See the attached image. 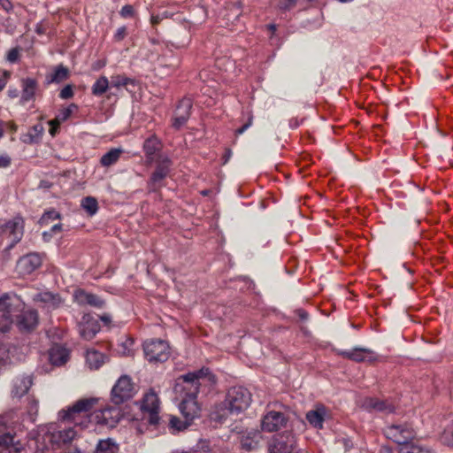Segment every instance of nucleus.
<instances>
[{
    "mask_svg": "<svg viewBox=\"0 0 453 453\" xmlns=\"http://www.w3.org/2000/svg\"><path fill=\"white\" fill-rule=\"evenodd\" d=\"M88 292L83 289H77L73 293V299L79 305H86L88 303Z\"/></svg>",
    "mask_w": 453,
    "mask_h": 453,
    "instance_id": "42",
    "label": "nucleus"
},
{
    "mask_svg": "<svg viewBox=\"0 0 453 453\" xmlns=\"http://www.w3.org/2000/svg\"><path fill=\"white\" fill-rule=\"evenodd\" d=\"M0 6L6 12H10L12 10V4L10 0H0Z\"/></svg>",
    "mask_w": 453,
    "mask_h": 453,
    "instance_id": "54",
    "label": "nucleus"
},
{
    "mask_svg": "<svg viewBox=\"0 0 453 453\" xmlns=\"http://www.w3.org/2000/svg\"><path fill=\"white\" fill-rule=\"evenodd\" d=\"M11 165V157L8 155L0 156V168H6Z\"/></svg>",
    "mask_w": 453,
    "mask_h": 453,
    "instance_id": "52",
    "label": "nucleus"
},
{
    "mask_svg": "<svg viewBox=\"0 0 453 453\" xmlns=\"http://www.w3.org/2000/svg\"><path fill=\"white\" fill-rule=\"evenodd\" d=\"M134 342L131 339H127L124 342H122L119 347L120 349L119 352H120L124 356H127L131 352V347L133 345Z\"/></svg>",
    "mask_w": 453,
    "mask_h": 453,
    "instance_id": "47",
    "label": "nucleus"
},
{
    "mask_svg": "<svg viewBox=\"0 0 453 453\" xmlns=\"http://www.w3.org/2000/svg\"><path fill=\"white\" fill-rule=\"evenodd\" d=\"M122 153L121 149H111L105 154H104L100 159V163L103 166H111L114 165L120 157V155Z\"/></svg>",
    "mask_w": 453,
    "mask_h": 453,
    "instance_id": "34",
    "label": "nucleus"
},
{
    "mask_svg": "<svg viewBox=\"0 0 453 453\" xmlns=\"http://www.w3.org/2000/svg\"><path fill=\"white\" fill-rule=\"evenodd\" d=\"M19 53L20 49L19 47L11 49L6 54V61L12 64L18 62L19 59Z\"/></svg>",
    "mask_w": 453,
    "mask_h": 453,
    "instance_id": "44",
    "label": "nucleus"
},
{
    "mask_svg": "<svg viewBox=\"0 0 453 453\" xmlns=\"http://www.w3.org/2000/svg\"><path fill=\"white\" fill-rule=\"evenodd\" d=\"M36 81L34 79L27 78L23 81V89L20 98L23 104L34 98L36 91Z\"/></svg>",
    "mask_w": 453,
    "mask_h": 453,
    "instance_id": "29",
    "label": "nucleus"
},
{
    "mask_svg": "<svg viewBox=\"0 0 453 453\" xmlns=\"http://www.w3.org/2000/svg\"><path fill=\"white\" fill-rule=\"evenodd\" d=\"M296 314L301 320L308 319V313L304 310H302V309L297 310Z\"/></svg>",
    "mask_w": 453,
    "mask_h": 453,
    "instance_id": "56",
    "label": "nucleus"
},
{
    "mask_svg": "<svg viewBox=\"0 0 453 453\" xmlns=\"http://www.w3.org/2000/svg\"><path fill=\"white\" fill-rule=\"evenodd\" d=\"M19 444V441H16V435L8 433L0 434V446L10 447L13 446L16 451L19 450V448L17 446Z\"/></svg>",
    "mask_w": 453,
    "mask_h": 453,
    "instance_id": "38",
    "label": "nucleus"
},
{
    "mask_svg": "<svg viewBox=\"0 0 453 453\" xmlns=\"http://www.w3.org/2000/svg\"><path fill=\"white\" fill-rule=\"evenodd\" d=\"M39 403L36 399L32 398L28 402L27 413L32 421H35L38 412Z\"/></svg>",
    "mask_w": 453,
    "mask_h": 453,
    "instance_id": "43",
    "label": "nucleus"
},
{
    "mask_svg": "<svg viewBox=\"0 0 453 453\" xmlns=\"http://www.w3.org/2000/svg\"><path fill=\"white\" fill-rule=\"evenodd\" d=\"M145 357L150 362H165L168 359L169 346L163 340H149L143 343Z\"/></svg>",
    "mask_w": 453,
    "mask_h": 453,
    "instance_id": "6",
    "label": "nucleus"
},
{
    "mask_svg": "<svg viewBox=\"0 0 453 453\" xmlns=\"http://www.w3.org/2000/svg\"><path fill=\"white\" fill-rule=\"evenodd\" d=\"M401 450L403 453H433L429 449L414 443L402 447Z\"/></svg>",
    "mask_w": 453,
    "mask_h": 453,
    "instance_id": "41",
    "label": "nucleus"
},
{
    "mask_svg": "<svg viewBox=\"0 0 453 453\" xmlns=\"http://www.w3.org/2000/svg\"><path fill=\"white\" fill-rule=\"evenodd\" d=\"M8 77H9L8 72H4V75L0 77V91L5 87Z\"/></svg>",
    "mask_w": 453,
    "mask_h": 453,
    "instance_id": "55",
    "label": "nucleus"
},
{
    "mask_svg": "<svg viewBox=\"0 0 453 453\" xmlns=\"http://www.w3.org/2000/svg\"><path fill=\"white\" fill-rule=\"evenodd\" d=\"M100 319L104 323H108L111 321V317L109 315H103Z\"/></svg>",
    "mask_w": 453,
    "mask_h": 453,
    "instance_id": "63",
    "label": "nucleus"
},
{
    "mask_svg": "<svg viewBox=\"0 0 453 453\" xmlns=\"http://www.w3.org/2000/svg\"><path fill=\"white\" fill-rule=\"evenodd\" d=\"M441 443L453 448V430H445L441 435Z\"/></svg>",
    "mask_w": 453,
    "mask_h": 453,
    "instance_id": "46",
    "label": "nucleus"
},
{
    "mask_svg": "<svg viewBox=\"0 0 453 453\" xmlns=\"http://www.w3.org/2000/svg\"><path fill=\"white\" fill-rule=\"evenodd\" d=\"M33 300L36 303H42L48 308H56L60 303V298L58 295H54L50 292L37 293L34 296Z\"/></svg>",
    "mask_w": 453,
    "mask_h": 453,
    "instance_id": "27",
    "label": "nucleus"
},
{
    "mask_svg": "<svg viewBox=\"0 0 453 453\" xmlns=\"http://www.w3.org/2000/svg\"><path fill=\"white\" fill-rule=\"evenodd\" d=\"M51 233H53L54 234H56L57 233H59L62 231V224L58 223V224H56L54 225L50 230Z\"/></svg>",
    "mask_w": 453,
    "mask_h": 453,
    "instance_id": "58",
    "label": "nucleus"
},
{
    "mask_svg": "<svg viewBox=\"0 0 453 453\" xmlns=\"http://www.w3.org/2000/svg\"><path fill=\"white\" fill-rule=\"evenodd\" d=\"M81 207L85 210L90 216H93L96 213L98 210V203L95 197L87 196L81 200Z\"/></svg>",
    "mask_w": 453,
    "mask_h": 453,
    "instance_id": "37",
    "label": "nucleus"
},
{
    "mask_svg": "<svg viewBox=\"0 0 453 453\" xmlns=\"http://www.w3.org/2000/svg\"><path fill=\"white\" fill-rule=\"evenodd\" d=\"M111 86V81L105 76H101L93 84L91 90L95 96H102Z\"/></svg>",
    "mask_w": 453,
    "mask_h": 453,
    "instance_id": "36",
    "label": "nucleus"
},
{
    "mask_svg": "<svg viewBox=\"0 0 453 453\" xmlns=\"http://www.w3.org/2000/svg\"><path fill=\"white\" fill-rule=\"evenodd\" d=\"M341 355L356 362H373L377 359L373 351L365 348H355L351 350H344Z\"/></svg>",
    "mask_w": 453,
    "mask_h": 453,
    "instance_id": "18",
    "label": "nucleus"
},
{
    "mask_svg": "<svg viewBox=\"0 0 453 453\" xmlns=\"http://www.w3.org/2000/svg\"><path fill=\"white\" fill-rule=\"evenodd\" d=\"M50 127H50V134L51 135H55V134H56V132L58 131V127H59V126H56V125H55V126H50Z\"/></svg>",
    "mask_w": 453,
    "mask_h": 453,
    "instance_id": "62",
    "label": "nucleus"
},
{
    "mask_svg": "<svg viewBox=\"0 0 453 453\" xmlns=\"http://www.w3.org/2000/svg\"><path fill=\"white\" fill-rule=\"evenodd\" d=\"M42 265V258L37 253H30L22 257L18 261V267L20 272L24 274H29L36 270Z\"/></svg>",
    "mask_w": 453,
    "mask_h": 453,
    "instance_id": "19",
    "label": "nucleus"
},
{
    "mask_svg": "<svg viewBox=\"0 0 453 453\" xmlns=\"http://www.w3.org/2000/svg\"><path fill=\"white\" fill-rule=\"evenodd\" d=\"M44 128L42 124L33 126L27 133L21 134L20 141L26 144L38 143L43 134Z\"/></svg>",
    "mask_w": 453,
    "mask_h": 453,
    "instance_id": "26",
    "label": "nucleus"
},
{
    "mask_svg": "<svg viewBox=\"0 0 453 453\" xmlns=\"http://www.w3.org/2000/svg\"><path fill=\"white\" fill-rule=\"evenodd\" d=\"M77 109V105L74 104H70L68 107H65L58 112L54 119L50 120L48 123L50 126H60L62 122L67 120L72 115L73 110Z\"/></svg>",
    "mask_w": 453,
    "mask_h": 453,
    "instance_id": "33",
    "label": "nucleus"
},
{
    "mask_svg": "<svg viewBox=\"0 0 453 453\" xmlns=\"http://www.w3.org/2000/svg\"><path fill=\"white\" fill-rule=\"evenodd\" d=\"M118 450L119 446L111 438L99 440L96 447V453H116Z\"/></svg>",
    "mask_w": 453,
    "mask_h": 453,
    "instance_id": "31",
    "label": "nucleus"
},
{
    "mask_svg": "<svg viewBox=\"0 0 453 453\" xmlns=\"http://www.w3.org/2000/svg\"><path fill=\"white\" fill-rule=\"evenodd\" d=\"M127 29L125 27H119L118 30L115 33V39L118 41L122 40L126 35Z\"/></svg>",
    "mask_w": 453,
    "mask_h": 453,
    "instance_id": "53",
    "label": "nucleus"
},
{
    "mask_svg": "<svg viewBox=\"0 0 453 453\" xmlns=\"http://www.w3.org/2000/svg\"><path fill=\"white\" fill-rule=\"evenodd\" d=\"M363 407L368 411H378L386 414L395 411V407L391 403L377 398H366L364 401Z\"/></svg>",
    "mask_w": 453,
    "mask_h": 453,
    "instance_id": "20",
    "label": "nucleus"
},
{
    "mask_svg": "<svg viewBox=\"0 0 453 453\" xmlns=\"http://www.w3.org/2000/svg\"><path fill=\"white\" fill-rule=\"evenodd\" d=\"M159 400L157 394L153 391H150L143 396L142 403V410L144 412H148V421L150 425H157L159 422L158 416Z\"/></svg>",
    "mask_w": 453,
    "mask_h": 453,
    "instance_id": "12",
    "label": "nucleus"
},
{
    "mask_svg": "<svg viewBox=\"0 0 453 453\" xmlns=\"http://www.w3.org/2000/svg\"><path fill=\"white\" fill-rule=\"evenodd\" d=\"M161 19H161L158 15H157V16H151V23H152L153 25H157V24H158V23L161 21Z\"/></svg>",
    "mask_w": 453,
    "mask_h": 453,
    "instance_id": "59",
    "label": "nucleus"
},
{
    "mask_svg": "<svg viewBox=\"0 0 453 453\" xmlns=\"http://www.w3.org/2000/svg\"><path fill=\"white\" fill-rule=\"evenodd\" d=\"M215 382V377L208 368L188 372L176 380L173 390L180 397L179 410L186 419L192 422L200 416L197 394L204 388H210Z\"/></svg>",
    "mask_w": 453,
    "mask_h": 453,
    "instance_id": "1",
    "label": "nucleus"
},
{
    "mask_svg": "<svg viewBox=\"0 0 453 453\" xmlns=\"http://www.w3.org/2000/svg\"><path fill=\"white\" fill-rule=\"evenodd\" d=\"M171 453H210V449L207 441H201L198 445V449H190L188 450L175 449Z\"/></svg>",
    "mask_w": 453,
    "mask_h": 453,
    "instance_id": "40",
    "label": "nucleus"
},
{
    "mask_svg": "<svg viewBox=\"0 0 453 453\" xmlns=\"http://www.w3.org/2000/svg\"><path fill=\"white\" fill-rule=\"evenodd\" d=\"M73 96V87L71 85L65 86L59 93V97L61 99H69V98H72Z\"/></svg>",
    "mask_w": 453,
    "mask_h": 453,
    "instance_id": "48",
    "label": "nucleus"
},
{
    "mask_svg": "<svg viewBox=\"0 0 453 453\" xmlns=\"http://www.w3.org/2000/svg\"><path fill=\"white\" fill-rule=\"evenodd\" d=\"M192 100L188 97L181 99L175 110L173 126L179 129L186 124L190 116Z\"/></svg>",
    "mask_w": 453,
    "mask_h": 453,
    "instance_id": "14",
    "label": "nucleus"
},
{
    "mask_svg": "<svg viewBox=\"0 0 453 453\" xmlns=\"http://www.w3.org/2000/svg\"><path fill=\"white\" fill-rule=\"evenodd\" d=\"M119 13L123 18H130L134 15V8L130 4H126L121 8Z\"/></svg>",
    "mask_w": 453,
    "mask_h": 453,
    "instance_id": "49",
    "label": "nucleus"
},
{
    "mask_svg": "<svg viewBox=\"0 0 453 453\" xmlns=\"http://www.w3.org/2000/svg\"><path fill=\"white\" fill-rule=\"evenodd\" d=\"M160 149V142L159 141L154 137L151 136L148 138L144 143H143V150L145 152L147 161L149 163H151L154 160V156L157 150Z\"/></svg>",
    "mask_w": 453,
    "mask_h": 453,
    "instance_id": "28",
    "label": "nucleus"
},
{
    "mask_svg": "<svg viewBox=\"0 0 453 453\" xmlns=\"http://www.w3.org/2000/svg\"><path fill=\"white\" fill-rule=\"evenodd\" d=\"M122 418L120 409L115 406L102 409L96 414V418L99 424L114 427Z\"/></svg>",
    "mask_w": 453,
    "mask_h": 453,
    "instance_id": "13",
    "label": "nucleus"
},
{
    "mask_svg": "<svg viewBox=\"0 0 453 453\" xmlns=\"http://www.w3.org/2000/svg\"><path fill=\"white\" fill-rule=\"evenodd\" d=\"M137 85V81L134 79L127 77L125 75H116L111 78V87L120 88L122 87L130 90L129 88H134Z\"/></svg>",
    "mask_w": 453,
    "mask_h": 453,
    "instance_id": "30",
    "label": "nucleus"
},
{
    "mask_svg": "<svg viewBox=\"0 0 453 453\" xmlns=\"http://www.w3.org/2000/svg\"><path fill=\"white\" fill-rule=\"evenodd\" d=\"M16 317V324L20 331L30 332L38 325V313L35 310L24 311Z\"/></svg>",
    "mask_w": 453,
    "mask_h": 453,
    "instance_id": "15",
    "label": "nucleus"
},
{
    "mask_svg": "<svg viewBox=\"0 0 453 453\" xmlns=\"http://www.w3.org/2000/svg\"><path fill=\"white\" fill-rule=\"evenodd\" d=\"M251 401V394L246 388L233 387L227 391L225 406L230 414H239L249 408Z\"/></svg>",
    "mask_w": 453,
    "mask_h": 453,
    "instance_id": "3",
    "label": "nucleus"
},
{
    "mask_svg": "<svg viewBox=\"0 0 453 453\" xmlns=\"http://www.w3.org/2000/svg\"><path fill=\"white\" fill-rule=\"evenodd\" d=\"M296 1L297 0H280L279 6L281 10H289L296 5Z\"/></svg>",
    "mask_w": 453,
    "mask_h": 453,
    "instance_id": "51",
    "label": "nucleus"
},
{
    "mask_svg": "<svg viewBox=\"0 0 453 453\" xmlns=\"http://www.w3.org/2000/svg\"><path fill=\"white\" fill-rule=\"evenodd\" d=\"M261 434L257 430H250L244 433L241 437L242 448L247 450H252L258 446Z\"/></svg>",
    "mask_w": 453,
    "mask_h": 453,
    "instance_id": "25",
    "label": "nucleus"
},
{
    "mask_svg": "<svg viewBox=\"0 0 453 453\" xmlns=\"http://www.w3.org/2000/svg\"><path fill=\"white\" fill-rule=\"evenodd\" d=\"M49 359L53 365H62L69 359V351L60 345H54L49 350Z\"/></svg>",
    "mask_w": 453,
    "mask_h": 453,
    "instance_id": "22",
    "label": "nucleus"
},
{
    "mask_svg": "<svg viewBox=\"0 0 453 453\" xmlns=\"http://www.w3.org/2000/svg\"><path fill=\"white\" fill-rule=\"evenodd\" d=\"M287 423L288 418L284 413L270 411L263 417L261 427L265 432L273 433L285 427Z\"/></svg>",
    "mask_w": 453,
    "mask_h": 453,
    "instance_id": "10",
    "label": "nucleus"
},
{
    "mask_svg": "<svg viewBox=\"0 0 453 453\" xmlns=\"http://www.w3.org/2000/svg\"><path fill=\"white\" fill-rule=\"evenodd\" d=\"M107 357L104 354L95 350L88 349L86 353V365L90 370L99 369L106 361Z\"/></svg>",
    "mask_w": 453,
    "mask_h": 453,
    "instance_id": "24",
    "label": "nucleus"
},
{
    "mask_svg": "<svg viewBox=\"0 0 453 453\" xmlns=\"http://www.w3.org/2000/svg\"><path fill=\"white\" fill-rule=\"evenodd\" d=\"M21 308L22 303L17 295L4 293L0 296V333H6L11 329L13 317Z\"/></svg>",
    "mask_w": 453,
    "mask_h": 453,
    "instance_id": "2",
    "label": "nucleus"
},
{
    "mask_svg": "<svg viewBox=\"0 0 453 453\" xmlns=\"http://www.w3.org/2000/svg\"><path fill=\"white\" fill-rule=\"evenodd\" d=\"M34 383L31 374H21L12 380V396L20 398L25 395Z\"/></svg>",
    "mask_w": 453,
    "mask_h": 453,
    "instance_id": "17",
    "label": "nucleus"
},
{
    "mask_svg": "<svg viewBox=\"0 0 453 453\" xmlns=\"http://www.w3.org/2000/svg\"><path fill=\"white\" fill-rule=\"evenodd\" d=\"M68 69L62 65H59L56 69L47 76L48 83H60L67 79Z\"/></svg>",
    "mask_w": 453,
    "mask_h": 453,
    "instance_id": "32",
    "label": "nucleus"
},
{
    "mask_svg": "<svg viewBox=\"0 0 453 453\" xmlns=\"http://www.w3.org/2000/svg\"><path fill=\"white\" fill-rule=\"evenodd\" d=\"M96 401L97 400L93 397L80 399L66 410H61L58 412L59 418L63 421L77 423L76 418L81 414H86L90 411Z\"/></svg>",
    "mask_w": 453,
    "mask_h": 453,
    "instance_id": "7",
    "label": "nucleus"
},
{
    "mask_svg": "<svg viewBox=\"0 0 453 453\" xmlns=\"http://www.w3.org/2000/svg\"><path fill=\"white\" fill-rule=\"evenodd\" d=\"M65 453H81V452L80 450H78V449H71V450H69V451H67Z\"/></svg>",
    "mask_w": 453,
    "mask_h": 453,
    "instance_id": "64",
    "label": "nucleus"
},
{
    "mask_svg": "<svg viewBox=\"0 0 453 453\" xmlns=\"http://www.w3.org/2000/svg\"><path fill=\"white\" fill-rule=\"evenodd\" d=\"M385 436L394 442L403 445H410V441L416 437V431L409 423L388 425L384 430Z\"/></svg>",
    "mask_w": 453,
    "mask_h": 453,
    "instance_id": "4",
    "label": "nucleus"
},
{
    "mask_svg": "<svg viewBox=\"0 0 453 453\" xmlns=\"http://www.w3.org/2000/svg\"><path fill=\"white\" fill-rule=\"evenodd\" d=\"M7 425V420L4 416H0V427L5 426Z\"/></svg>",
    "mask_w": 453,
    "mask_h": 453,
    "instance_id": "61",
    "label": "nucleus"
},
{
    "mask_svg": "<svg viewBox=\"0 0 453 453\" xmlns=\"http://www.w3.org/2000/svg\"><path fill=\"white\" fill-rule=\"evenodd\" d=\"M104 302L97 296L88 293V305L96 307V308H101L104 306Z\"/></svg>",
    "mask_w": 453,
    "mask_h": 453,
    "instance_id": "45",
    "label": "nucleus"
},
{
    "mask_svg": "<svg viewBox=\"0 0 453 453\" xmlns=\"http://www.w3.org/2000/svg\"><path fill=\"white\" fill-rule=\"evenodd\" d=\"M136 394L132 380L127 375H122L111 389V396L114 404H121L132 399Z\"/></svg>",
    "mask_w": 453,
    "mask_h": 453,
    "instance_id": "5",
    "label": "nucleus"
},
{
    "mask_svg": "<svg viewBox=\"0 0 453 453\" xmlns=\"http://www.w3.org/2000/svg\"><path fill=\"white\" fill-rule=\"evenodd\" d=\"M191 421L185 418L184 421L180 420L178 417L171 416L169 418V429L172 434H176L186 430L190 425Z\"/></svg>",
    "mask_w": 453,
    "mask_h": 453,
    "instance_id": "35",
    "label": "nucleus"
},
{
    "mask_svg": "<svg viewBox=\"0 0 453 453\" xmlns=\"http://www.w3.org/2000/svg\"><path fill=\"white\" fill-rule=\"evenodd\" d=\"M294 436L288 434L286 441L274 440L269 447V453H291L294 449Z\"/></svg>",
    "mask_w": 453,
    "mask_h": 453,
    "instance_id": "23",
    "label": "nucleus"
},
{
    "mask_svg": "<svg viewBox=\"0 0 453 453\" xmlns=\"http://www.w3.org/2000/svg\"><path fill=\"white\" fill-rule=\"evenodd\" d=\"M326 416V409L324 405L319 404L314 410H311L306 413V419L314 428H323V423Z\"/></svg>",
    "mask_w": 453,
    "mask_h": 453,
    "instance_id": "21",
    "label": "nucleus"
},
{
    "mask_svg": "<svg viewBox=\"0 0 453 453\" xmlns=\"http://www.w3.org/2000/svg\"><path fill=\"white\" fill-rule=\"evenodd\" d=\"M60 219V213L55 210H50L45 211L41 219H39V224L42 226H46L50 221Z\"/></svg>",
    "mask_w": 453,
    "mask_h": 453,
    "instance_id": "39",
    "label": "nucleus"
},
{
    "mask_svg": "<svg viewBox=\"0 0 453 453\" xmlns=\"http://www.w3.org/2000/svg\"><path fill=\"white\" fill-rule=\"evenodd\" d=\"M252 122H253V116L251 113H250L247 122L245 124H243L240 128L236 129L235 134H243L252 125Z\"/></svg>",
    "mask_w": 453,
    "mask_h": 453,
    "instance_id": "50",
    "label": "nucleus"
},
{
    "mask_svg": "<svg viewBox=\"0 0 453 453\" xmlns=\"http://www.w3.org/2000/svg\"><path fill=\"white\" fill-rule=\"evenodd\" d=\"M170 165L171 161L167 157H165L160 160L150 180L149 184L151 187V189L155 190L161 186V181L168 175L170 172Z\"/></svg>",
    "mask_w": 453,
    "mask_h": 453,
    "instance_id": "16",
    "label": "nucleus"
},
{
    "mask_svg": "<svg viewBox=\"0 0 453 453\" xmlns=\"http://www.w3.org/2000/svg\"><path fill=\"white\" fill-rule=\"evenodd\" d=\"M53 235L54 234L51 233L50 231H45L42 233V239L44 242H48L51 240Z\"/></svg>",
    "mask_w": 453,
    "mask_h": 453,
    "instance_id": "57",
    "label": "nucleus"
},
{
    "mask_svg": "<svg viewBox=\"0 0 453 453\" xmlns=\"http://www.w3.org/2000/svg\"><path fill=\"white\" fill-rule=\"evenodd\" d=\"M24 232V220L21 217H16L5 223L0 221V234H4L11 239L8 249H12L22 238Z\"/></svg>",
    "mask_w": 453,
    "mask_h": 453,
    "instance_id": "8",
    "label": "nucleus"
},
{
    "mask_svg": "<svg viewBox=\"0 0 453 453\" xmlns=\"http://www.w3.org/2000/svg\"><path fill=\"white\" fill-rule=\"evenodd\" d=\"M231 155H232V151L230 150H227L226 151V154L224 156V164L227 163V161L229 160V158L231 157Z\"/></svg>",
    "mask_w": 453,
    "mask_h": 453,
    "instance_id": "60",
    "label": "nucleus"
},
{
    "mask_svg": "<svg viewBox=\"0 0 453 453\" xmlns=\"http://www.w3.org/2000/svg\"><path fill=\"white\" fill-rule=\"evenodd\" d=\"M80 336L85 341L92 340L100 330V325L90 314H84L77 324Z\"/></svg>",
    "mask_w": 453,
    "mask_h": 453,
    "instance_id": "11",
    "label": "nucleus"
},
{
    "mask_svg": "<svg viewBox=\"0 0 453 453\" xmlns=\"http://www.w3.org/2000/svg\"><path fill=\"white\" fill-rule=\"evenodd\" d=\"M76 435V432L73 428H65L63 430H55L50 426L43 434V440L48 441L51 446L60 447L62 444L71 442Z\"/></svg>",
    "mask_w": 453,
    "mask_h": 453,
    "instance_id": "9",
    "label": "nucleus"
}]
</instances>
